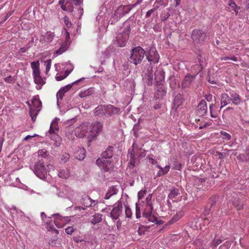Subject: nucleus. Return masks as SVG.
I'll return each instance as SVG.
<instances>
[{
    "mask_svg": "<svg viewBox=\"0 0 249 249\" xmlns=\"http://www.w3.org/2000/svg\"><path fill=\"white\" fill-rule=\"evenodd\" d=\"M52 216H56V217L54 219V223L55 224V225H56V226L58 228H61L62 226L60 224H59L57 221L58 220H62V219L64 218L65 217H62L61 216H60L59 213H56V214H52Z\"/></svg>",
    "mask_w": 249,
    "mask_h": 249,
    "instance_id": "e433bc0d",
    "label": "nucleus"
},
{
    "mask_svg": "<svg viewBox=\"0 0 249 249\" xmlns=\"http://www.w3.org/2000/svg\"><path fill=\"white\" fill-rule=\"evenodd\" d=\"M157 90L155 92V97L159 99L162 98L166 93V91L165 90L163 85L159 84L157 87Z\"/></svg>",
    "mask_w": 249,
    "mask_h": 249,
    "instance_id": "5701e85b",
    "label": "nucleus"
},
{
    "mask_svg": "<svg viewBox=\"0 0 249 249\" xmlns=\"http://www.w3.org/2000/svg\"><path fill=\"white\" fill-rule=\"evenodd\" d=\"M39 111V109L37 111H36V110L30 109V111H29L30 116H33L34 115L37 116Z\"/></svg>",
    "mask_w": 249,
    "mask_h": 249,
    "instance_id": "0e129e2a",
    "label": "nucleus"
},
{
    "mask_svg": "<svg viewBox=\"0 0 249 249\" xmlns=\"http://www.w3.org/2000/svg\"><path fill=\"white\" fill-rule=\"evenodd\" d=\"M199 53L198 54V62L201 70L203 69L206 66V61L205 57L203 56V54L201 51H199Z\"/></svg>",
    "mask_w": 249,
    "mask_h": 249,
    "instance_id": "c85d7f7f",
    "label": "nucleus"
},
{
    "mask_svg": "<svg viewBox=\"0 0 249 249\" xmlns=\"http://www.w3.org/2000/svg\"><path fill=\"white\" fill-rule=\"evenodd\" d=\"M211 207L209 206L208 205H207V206L205 207L203 213L205 215H208L210 213Z\"/></svg>",
    "mask_w": 249,
    "mask_h": 249,
    "instance_id": "052dcab7",
    "label": "nucleus"
},
{
    "mask_svg": "<svg viewBox=\"0 0 249 249\" xmlns=\"http://www.w3.org/2000/svg\"><path fill=\"white\" fill-rule=\"evenodd\" d=\"M85 78H80L74 82H73V83H72L71 84H68L66 86H65V87L62 88V89H64V90L65 89H67L68 90H69L72 87V86L75 84H77L78 83H79V82H80L81 81L84 80Z\"/></svg>",
    "mask_w": 249,
    "mask_h": 249,
    "instance_id": "79ce46f5",
    "label": "nucleus"
},
{
    "mask_svg": "<svg viewBox=\"0 0 249 249\" xmlns=\"http://www.w3.org/2000/svg\"><path fill=\"white\" fill-rule=\"evenodd\" d=\"M49 133L51 136V139L54 142V145L59 146L61 143V137L56 132H53L52 128L49 130Z\"/></svg>",
    "mask_w": 249,
    "mask_h": 249,
    "instance_id": "4be33fe9",
    "label": "nucleus"
},
{
    "mask_svg": "<svg viewBox=\"0 0 249 249\" xmlns=\"http://www.w3.org/2000/svg\"><path fill=\"white\" fill-rule=\"evenodd\" d=\"M70 46V43L67 42H63L61 45L60 47L55 52L54 54L57 55L61 54L62 53L66 52Z\"/></svg>",
    "mask_w": 249,
    "mask_h": 249,
    "instance_id": "cd10ccee",
    "label": "nucleus"
},
{
    "mask_svg": "<svg viewBox=\"0 0 249 249\" xmlns=\"http://www.w3.org/2000/svg\"><path fill=\"white\" fill-rule=\"evenodd\" d=\"M113 207V209L110 212V217L113 220H117L122 213V203L121 201H119L117 203L114 204Z\"/></svg>",
    "mask_w": 249,
    "mask_h": 249,
    "instance_id": "1a4fd4ad",
    "label": "nucleus"
},
{
    "mask_svg": "<svg viewBox=\"0 0 249 249\" xmlns=\"http://www.w3.org/2000/svg\"><path fill=\"white\" fill-rule=\"evenodd\" d=\"M120 19L119 18L117 17V16H115V15L114 14L113 16L111 18L109 22L110 23V24H115L117 21H118Z\"/></svg>",
    "mask_w": 249,
    "mask_h": 249,
    "instance_id": "5fc2aeb1",
    "label": "nucleus"
},
{
    "mask_svg": "<svg viewBox=\"0 0 249 249\" xmlns=\"http://www.w3.org/2000/svg\"><path fill=\"white\" fill-rule=\"evenodd\" d=\"M220 134L222 136H223V139L227 140V141H229V140H231V136L230 135V134L228 133L227 132H226L225 131H221L220 132Z\"/></svg>",
    "mask_w": 249,
    "mask_h": 249,
    "instance_id": "09e8293b",
    "label": "nucleus"
},
{
    "mask_svg": "<svg viewBox=\"0 0 249 249\" xmlns=\"http://www.w3.org/2000/svg\"><path fill=\"white\" fill-rule=\"evenodd\" d=\"M74 157L79 160H82L85 158L86 150L83 147H78L76 148L74 152Z\"/></svg>",
    "mask_w": 249,
    "mask_h": 249,
    "instance_id": "2eb2a0df",
    "label": "nucleus"
},
{
    "mask_svg": "<svg viewBox=\"0 0 249 249\" xmlns=\"http://www.w3.org/2000/svg\"><path fill=\"white\" fill-rule=\"evenodd\" d=\"M152 196V194H149L146 198V206L142 212V217L145 218L149 222L160 225L163 223L162 221L160 220L158 221L157 217L152 214L153 210V205L151 202Z\"/></svg>",
    "mask_w": 249,
    "mask_h": 249,
    "instance_id": "7ed1b4c3",
    "label": "nucleus"
},
{
    "mask_svg": "<svg viewBox=\"0 0 249 249\" xmlns=\"http://www.w3.org/2000/svg\"><path fill=\"white\" fill-rule=\"evenodd\" d=\"M134 25V22L131 20H127L123 24L122 28L123 31L122 32L124 34H127L129 36L131 29Z\"/></svg>",
    "mask_w": 249,
    "mask_h": 249,
    "instance_id": "412c9836",
    "label": "nucleus"
},
{
    "mask_svg": "<svg viewBox=\"0 0 249 249\" xmlns=\"http://www.w3.org/2000/svg\"><path fill=\"white\" fill-rule=\"evenodd\" d=\"M133 8L131 5H121L115 11L114 15L119 18H121L128 14Z\"/></svg>",
    "mask_w": 249,
    "mask_h": 249,
    "instance_id": "f8f14e48",
    "label": "nucleus"
},
{
    "mask_svg": "<svg viewBox=\"0 0 249 249\" xmlns=\"http://www.w3.org/2000/svg\"><path fill=\"white\" fill-rule=\"evenodd\" d=\"M164 80V72L162 70H158L155 72V80L156 83Z\"/></svg>",
    "mask_w": 249,
    "mask_h": 249,
    "instance_id": "393cba45",
    "label": "nucleus"
},
{
    "mask_svg": "<svg viewBox=\"0 0 249 249\" xmlns=\"http://www.w3.org/2000/svg\"><path fill=\"white\" fill-rule=\"evenodd\" d=\"M229 94L230 101H231L233 104L238 105L241 103L242 99L237 93L232 91L230 92Z\"/></svg>",
    "mask_w": 249,
    "mask_h": 249,
    "instance_id": "a211bd4d",
    "label": "nucleus"
},
{
    "mask_svg": "<svg viewBox=\"0 0 249 249\" xmlns=\"http://www.w3.org/2000/svg\"><path fill=\"white\" fill-rule=\"evenodd\" d=\"M16 80V78L14 77H12L11 75H9L4 78V81L7 83H14Z\"/></svg>",
    "mask_w": 249,
    "mask_h": 249,
    "instance_id": "49530a36",
    "label": "nucleus"
},
{
    "mask_svg": "<svg viewBox=\"0 0 249 249\" xmlns=\"http://www.w3.org/2000/svg\"><path fill=\"white\" fill-rule=\"evenodd\" d=\"M63 20H64V22L65 24V25L69 29L70 28H71L72 26V23L71 22V21H70L69 20V18L68 17L65 16L64 18H63Z\"/></svg>",
    "mask_w": 249,
    "mask_h": 249,
    "instance_id": "37998d69",
    "label": "nucleus"
},
{
    "mask_svg": "<svg viewBox=\"0 0 249 249\" xmlns=\"http://www.w3.org/2000/svg\"><path fill=\"white\" fill-rule=\"evenodd\" d=\"M170 166L169 165H166L164 167H162L161 170H162L164 175L166 174L170 170Z\"/></svg>",
    "mask_w": 249,
    "mask_h": 249,
    "instance_id": "e2e57ef3",
    "label": "nucleus"
},
{
    "mask_svg": "<svg viewBox=\"0 0 249 249\" xmlns=\"http://www.w3.org/2000/svg\"><path fill=\"white\" fill-rule=\"evenodd\" d=\"M159 8V6H157V7L156 8H152L149 10H148L146 13V15H145V17L146 18H148L151 15L154 13L156 9H157L158 8Z\"/></svg>",
    "mask_w": 249,
    "mask_h": 249,
    "instance_id": "6e6d98bb",
    "label": "nucleus"
},
{
    "mask_svg": "<svg viewBox=\"0 0 249 249\" xmlns=\"http://www.w3.org/2000/svg\"><path fill=\"white\" fill-rule=\"evenodd\" d=\"M197 111L200 116H204L207 112V103L204 100H202L197 106Z\"/></svg>",
    "mask_w": 249,
    "mask_h": 249,
    "instance_id": "6ab92c4d",
    "label": "nucleus"
},
{
    "mask_svg": "<svg viewBox=\"0 0 249 249\" xmlns=\"http://www.w3.org/2000/svg\"><path fill=\"white\" fill-rule=\"evenodd\" d=\"M118 190L117 186L115 185L109 187L107 191L110 194V196H113L117 194Z\"/></svg>",
    "mask_w": 249,
    "mask_h": 249,
    "instance_id": "ea45409f",
    "label": "nucleus"
},
{
    "mask_svg": "<svg viewBox=\"0 0 249 249\" xmlns=\"http://www.w3.org/2000/svg\"><path fill=\"white\" fill-rule=\"evenodd\" d=\"M89 123L86 122L82 123L75 129L76 132L79 133L81 136L85 135L86 133L89 132Z\"/></svg>",
    "mask_w": 249,
    "mask_h": 249,
    "instance_id": "f3484780",
    "label": "nucleus"
},
{
    "mask_svg": "<svg viewBox=\"0 0 249 249\" xmlns=\"http://www.w3.org/2000/svg\"><path fill=\"white\" fill-rule=\"evenodd\" d=\"M32 69H33V77L38 76L40 74L39 69V62L38 60L37 61H33L31 64Z\"/></svg>",
    "mask_w": 249,
    "mask_h": 249,
    "instance_id": "b1692460",
    "label": "nucleus"
},
{
    "mask_svg": "<svg viewBox=\"0 0 249 249\" xmlns=\"http://www.w3.org/2000/svg\"><path fill=\"white\" fill-rule=\"evenodd\" d=\"M81 203L86 208H82V209L86 210L87 207H94L98 203V200H92L89 196L83 195L81 197Z\"/></svg>",
    "mask_w": 249,
    "mask_h": 249,
    "instance_id": "9d476101",
    "label": "nucleus"
},
{
    "mask_svg": "<svg viewBox=\"0 0 249 249\" xmlns=\"http://www.w3.org/2000/svg\"><path fill=\"white\" fill-rule=\"evenodd\" d=\"M58 119L57 118H55L51 123V125H50V129L49 130H51V129L52 128L53 131V132H55L56 131H58L59 129V126L58 125Z\"/></svg>",
    "mask_w": 249,
    "mask_h": 249,
    "instance_id": "72a5a7b5",
    "label": "nucleus"
},
{
    "mask_svg": "<svg viewBox=\"0 0 249 249\" xmlns=\"http://www.w3.org/2000/svg\"><path fill=\"white\" fill-rule=\"evenodd\" d=\"M184 101V98L182 94L178 93L174 96L173 101L172 109L176 111L177 109L182 105Z\"/></svg>",
    "mask_w": 249,
    "mask_h": 249,
    "instance_id": "4468645a",
    "label": "nucleus"
},
{
    "mask_svg": "<svg viewBox=\"0 0 249 249\" xmlns=\"http://www.w3.org/2000/svg\"><path fill=\"white\" fill-rule=\"evenodd\" d=\"M154 30L156 32H160L161 30V25L159 23H157L153 27Z\"/></svg>",
    "mask_w": 249,
    "mask_h": 249,
    "instance_id": "680f3d73",
    "label": "nucleus"
},
{
    "mask_svg": "<svg viewBox=\"0 0 249 249\" xmlns=\"http://www.w3.org/2000/svg\"><path fill=\"white\" fill-rule=\"evenodd\" d=\"M129 37L127 34H124L123 32L119 33L117 35L115 40L118 46L121 47H124L126 45Z\"/></svg>",
    "mask_w": 249,
    "mask_h": 249,
    "instance_id": "ddd939ff",
    "label": "nucleus"
},
{
    "mask_svg": "<svg viewBox=\"0 0 249 249\" xmlns=\"http://www.w3.org/2000/svg\"><path fill=\"white\" fill-rule=\"evenodd\" d=\"M91 89H89L87 91L80 93L79 95L82 98L87 97L91 94Z\"/></svg>",
    "mask_w": 249,
    "mask_h": 249,
    "instance_id": "3c124183",
    "label": "nucleus"
},
{
    "mask_svg": "<svg viewBox=\"0 0 249 249\" xmlns=\"http://www.w3.org/2000/svg\"><path fill=\"white\" fill-rule=\"evenodd\" d=\"M114 147L108 146L101 155L100 158L105 160H112L113 155Z\"/></svg>",
    "mask_w": 249,
    "mask_h": 249,
    "instance_id": "dca6fc26",
    "label": "nucleus"
},
{
    "mask_svg": "<svg viewBox=\"0 0 249 249\" xmlns=\"http://www.w3.org/2000/svg\"><path fill=\"white\" fill-rule=\"evenodd\" d=\"M70 154L68 153H64L60 156V162L61 163H65L70 159Z\"/></svg>",
    "mask_w": 249,
    "mask_h": 249,
    "instance_id": "4c0bfd02",
    "label": "nucleus"
},
{
    "mask_svg": "<svg viewBox=\"0 0 249 249\" xmlns=\"http://www.w3.org/2000/svg\"><path fill=\"white\" fill-rule=\"evenodd\" d=\"M54 36V35L53 33H47L46 36H42V37H43V40L41 39L40 41L42 42V43H43L44 42H50L53 40Z\"/></svg>",
    "mask_w": 249,
    "mask_h": 249,
    "instance_id": "2f4dec72",
    "label": "nucleus"
},
{
    "mask_svg": "<svg viewBox=\"0 0 249 249\" xmlns=\"http://www.w3.org/2000/svg\"><path fill=\"white\" fill-rule=\"evenodd\" d=\"M73 3L75 5H80L83 4V0H72Z\"/></svg>",
    "mask_w": 249,
    "mask_h": 249,
    "instance_id": "774afa93",
    "label": "nucleus"
},
{
    "mask_svg": "<svg viewBox=\"0 0 249 249\" xmlns=\"http://www.w3.org/2000/svg\"><path fill=\"white\" fill-rule=\"evenodd\" d=\"M195 76L190 74L186 75L182 80L181 87L182 89H185L190 87L191 83L195 78Z\"/></svg>",
    "mask_w": 249,
    "mask_h": 249,
    "instance_id": "aec40b11",
    "label": "nucleus"
},
{
    "mask_svg": "<svg viewBox=\"0 0 249 249\" xmlns=\"http://www.w3.org/2000/svg\"><path fill=\"white\" fill-rule=\"evenodd\" d=\"M170 16V14L169 12H166L165 11L162 13L160 16L161 20L163 21H166Z\"/></svg>",
    "mask_w": 249,
    "mask_h": 249,
    "instance_id": "de8ad7c7",
    "label": "nucleus"
},
{
    "mask_svg": "<svg viewBox=\"0 0 249 249\" xmlns=\"http://www.w3.org/2000/svg\"><path fill=\"white\" fill-rule=\"evenodd\" d=\"M121 113L120 108L115 107L111 104L100 105L93 110L94 115L100 120H105L107 117L120 114Z\"/></svg>",
    "mask_w": 249,
    "mask_h": 249,
    "instance_id": "f03ea898",
    "label": "nucleus"
},
{
    "mask_svg": "<svg viewBox=\"0 0 249 249\" xmlns=\"http://www.w3.org/2000/svg\"><path fill=\"white\" fill-rule=\"evenodd\" d=\"M73 241L76 243H80L84 241V239L81 238L79 236H74L73 238Z\"/></svg>",
    "mask_w": 249,
    "mask_h": 249,
    "instance_id": "69168bd1",
    "label": "nucleus"
},
{
    "mask_svg": "<svg viewBox=\"0 0 249 249\" xmlns=\"http://www.w3.org/2000/svg\"><path fill=\"white\" fill-rule=\"evenodd\" d=\"M222 240L220 239H214L212 243H211V246L213 248H216L218 245H219L220 244L222 243Z\"/></svg>",
    "mask_w": 249,
    "mask_h": 249,
    "instance_id": "c03bdc74",
    "label": "nucleus"
},
{
    "mask_svg": "<svg viewBox=\"0 0 249 249\" xmlns=\"http://www.w3.org/2000/svg\"><path fill=\"white\" fill-rule=\"evenodd\" d=\"M207 37V33L205 31L196 29L192 32L191 38L196 45H201L204 43Z\"/></svg>",
    "mask_w": 249,
    "mask_h": 249,
    "instance_id": "39448f33",
    "label": "nucleus"
},
{
    "mask_svg": "<svg viewBox=\"0 0 249 249\" xmlns=\"http://www.w3.org/2000/svg\"><path fill=\"white\" fill-rule=\"evenodd\" d=\"M102 214L100 213H95L92 216V218L90 221V222L92 224L95 225L100 222H101L102 220Z\"/></svg>",
    "mask_w": 249,
    "mask_h": 249,
    "instance_id": "7c9ffc66",
    "label": "nucleus"
},
{
    "mask_svg": "<svg viewBox=\"0 0 249 249\" xmlns=\"http://www.w3.org/2000/svg\"><path fill=\"white\" fill-rule=\"evenodd\" d=\"M181 164L178 161H176L174 163L173 169L177 170H180L181 168Z\"/></svg>",
    "mask_w": 249,
    "mask_h": 249,
    "instance_id": "4d7b16f0",
    "label": "nucleus"
},
{
    "mask_svg": "<svg viewBox=\"0 0 249 249\" xmlns=\"http://www.w3.org/2000/svg\"><path fill=\"white\" fill-rule=\"evenodd\" d=\"M70 171L67 169L60 170L58 172V176L62 178L66 179L70 176Z\"/></svg>",
    "mask_w": 249,
    "mask_h": 249,
    "instance_id": "473e14b6",
    "label": "nucleus"
},
{
    "mask_svg": "<svg viewBox=\"0 0 249 249\" xmlns=\"http://www.w3.org/2000/svg\"><path fill=\"white\" fill-rule=\"evenodd\" d=\"M179 191L178 189L174 188L170 191V192L168 196V197L170 199H173L179 195Z\"/></svg>",
    "mask_w": 249,
    "mask_h": 249,
    "instance_id": "c9c22d12",
    "label": "nucleus"
},
{
    "mask_svg": "<svg viewBox=\"0 0 249 249\" xmlns=\"http://www.w3.org/2000/svg\"><path fill=\"white\" fill-rule=\"evenodd\" d=\"M145 56L151 64H156L159 62L160 55L155 49L151 48L145 52Z\"/></svg>",
    "mask_w": 249,
    "mask_h": 249,
    "instance_id": "0eeeda50",
    "label": "nucleus"
},
{
    "mask_svg": "<svg viewBox=\"0 0 249 249\" xmlns=\"http://www.w3.org/2000/svg\"><path fill=\"white\" fill-rule=\"evenodd\" d=\"M217 200L218 197L216 196H212L209 198L207 205L212 207L216 204Z\"/></svg>",
    "mask_w": 249,
    "mask_h": 249,
    "instance_id": "58836bf2",
    "label": "nucleus"
},
{
    "mask_svg": "<svg viewBox=\"0 0 249 249\" xmlns=\"http://www.w3.org/2000/svg\"><path fill=\"white\" fill-rule=\"evenodd\" d=\"M59 4L61 6L62 9L64 11H69L72 12L73 9L72 7L70 6V3L67 1L64 4V0H61L59 1Z\"/></svg>",
    "mask_w": 249,
    "mask_h": 249,
    "instance_id": "c756f323",
    "label": "nucleus"
},
{
    "mask_svg": "<svg viewBox=\"0 0 249 249\" xmlns=\"http://www.w3.org/2000/svg\"><path fill=\"white\" fill-rule=\"evenodd\" d=\"M96 164L101 172L111 173L114 169L112 160H105L99 158L96 160Z\"/></svg>",
    "mask_w": 249,
    "mask_h": 249,
    "instance_id": "423d86ee",
    "label": "nucleus"
},
{
    "mask_svg": "<svg viewBox=\"0 0 249 249\" xmlns=\"http://www.w3.org/2000/svg\"><path fill=\"white\" fill-rule=\"evenodd\" d=\"M64 89H62V88L60 89L58 91V92L56 94L57 99V100L58 99L62 100L63 98V97L64 96V92H63Z\"/></svg>",
    "mask_w": 249,
    "mask_h": 249,
    "instance_id": "864d4df0",
    "label": "nucleus"
},
{
    "mask_svg": "<svg viewBox=\"0 0 249 249\" xmlns=\"http://www.w3.org/2000/svg\"><path fill=\"white\" fill-rule=\"evenodd\" d=\"M89 133H91L90 135L95 137L102 130L103 124L101 122L96 121L89 125Z\"/></svg>",
    "mask_w": 249,
    "mask_h": 249,
    "instance_id": "9b49d317",
    "label": "nucleus"
},
{
    "mask_svg": "<svg viewBox=\"0 0 249 249\" xmlns=\"http://www.w3.org/2000/svg\"><path fill=\"white\" fill-rule=\"evenodd\" d=\"M27 45V46L21 48L19 50V52L21 53L26 52L31 46L30 42H29Z\"/></svg>",
    "mask_w": 249,
    "mask_h": 249,
    "instance_id": "bf43d9fd",
    "label": "nucleus"
},
{
    "mask_svg": "<svg viewBox=\"0 0 249 249\" xmlns=\"http://www.w3.org/2000/svg\"><path fill=\"white\" fill-rule=\"evenodd\" d=\"M33 105L36 108H40L42 107V103L40 100H38V102H33Z\"/></svg>",
    "mask_w": 249,
    "mask_h": 249,
    "instance_id": "338daca9",
    "label": "nucleus"
},
{
    "mask_svg": "<svg viewBox=\"0 0 249 249\" xmlns=\"http://www.w3.org/2000/svg\"><path fill=\"white\" fill-rule=\"evenodd\" d=\"M230 99L229 95L226 93L222 94L221 95V106L220 108L221 109L230 103Z\"/></svg>",
    "mask_w": 249,
    "mask_h": 249,
    "instance_id": "a878e982",
    "label": "nucleus"
},
{
    "mask_svg": "<svg viewBox=\"0 0 249 249\" xmlns=\"http://www.w3.org/2000/svg\"><path fill=\"white\" fill-rule=\"evenodd\" d=\"M35 83L37 85H43L45 84V82L41 77L40 75L34 77Z\"/></svg>",
    "mask_w": 249,
    "mask_h": 249,
    "instance_id": "a19ab883",
    "label": "nucleus"
},
{
    "mask_svg": "<svg viewBox=\"0 0 249 249\" xmlns=\"http://www.w3.org/2000/svg\"><path fill=\"white\" fill-rule=\"evenodd\" d=\"M74 231V228L71 226H69L65 229V231L68 234H71Z\"/></svg>",
    "mask_w": 249,
    "mask_h": 249,
    "instance_id": "13d9d810",
    "label": "nucleus"
},
{
    "mask_svg": "<svg viewBox=\"0 0 249 249\" xmlns=\"http://www.w3.org/2000/svg\"><path fill=\"white\" fill-rule=\"evenodd\" d=\"M232 205L237 210H240L243 208L242 202L238 199L235 198L232 201Z\"/></svg>",
    "mask_w": 249,
    "mask_h": 249,
    "instance_id": "f704fd0d",
    "label": "nucleus"
},
{
    "mask_svg": "<svg viewBox=\"0 0 249 249\" xmlns=\"http://www.w3.org/2000/svg\"><path fill=\"white\" fill-rule=\"evenodd\" d=\"M127 157L130 158L127 167L133 169L136 165L139 164L140 160L138 157V152H134L133 150L129 149L128 151Z\"/></svg>",
    "mask_w": 249,
    "mask_h": 249,
    "instance_id": "6e6552de",
    "label": "nucleus"
},
{
    "mask_svg": "<svg viewBox=\"0 0 249 249\" xmlns=\"http://www.w3.org/2000/svg\"><path fill=\"white\" fill-rule=\"evenodd\" d=\"M47 151L45 149L39 150L38 151V157L37 161L34 167V172L39 178L45 180L46 179L48 166Z\"/></svg>",
    "mask_w": 249,
    "mask_h": 249,
    "instance_id": "f257e3e1",
    "label": "nucleus"
},
{
    "mask_svg": "<svg viewBox=\"0 0 249 249\" xmlns=\"http://www.w3.org/2000/svg\"><path fill=\"white\" fill-rule=\"evenodd\" d=\"M125 213L126 217L128 218H130L132 214L131 209L127 205H125Z\"/></svg>",
    "mask_w": 249,
    "mask_h": 249,
    "instance_id": "a18cd8bd",
    "label": "nucleus"
},
{
    "mask_svg": "<svg viewBox=\"0 0 249 249\" xmlns=\"http://www.w3.org/2000/svg\"><path fill=\"white\" fill-rule=\"evenodd\" d=\"M51 63H52V61H51V59H48L45 62V64L46 65V74L48 73V72L50 70L51 66Z\"/></svg>",
    "mask_w": 249,
    "mask_h": 249,
    "instance_id": "603ef678",
    "label": "nucleus"
},
{
    "mask_svg": "<svg viewBox=\"0 0 249 249\" xmlns=\"http://www.w3.org/2000/svg\"><path fill=\"white\" fill-rule=\"evenodd\" d=\"M65 32L66 35L65 37V41L64 42L69 43L70 44V33L65 28H63V30L62 31V33L63 32Z\"/></svg>",
    "mask_w": 249,
    "mask_h": 249,
    "instance_id": "8fccbe9b",
    "label": "nucleus"
},
{
    "mask_svg": "<svg viewBox=\"0 0 249 249\" xmlns=\"http://www.w3.org/2000/svg\"><path fill=\"white\" fill-rule=\"evenodd\" d=\"M144 55L145 51L142 47L139 46L131 49L128 60L131 63L137 66L142 62Z\"/></svg>",
    "mask_w": 249,
    "mask_h": 249,
    "instance_id": "20e7f679",
    "label": "nucleus"
},
{
    "mask_svg": "<svg viewBox=\"0 0 249 249\" xmlns=\"http://www.w3.org/2000/svg\"><path fill=\"white\" fill-rule=\"evenodd\" d=\"M146 75L145 77V83L148 86L152 85L153 81L152 68H151L150 69H148Z\"/></svg>",
    "mask_w": 249,
    "mask_h": 249,
    "instance_id": "bb28decb",
    "label": "nucleus"
}]
</instances>
